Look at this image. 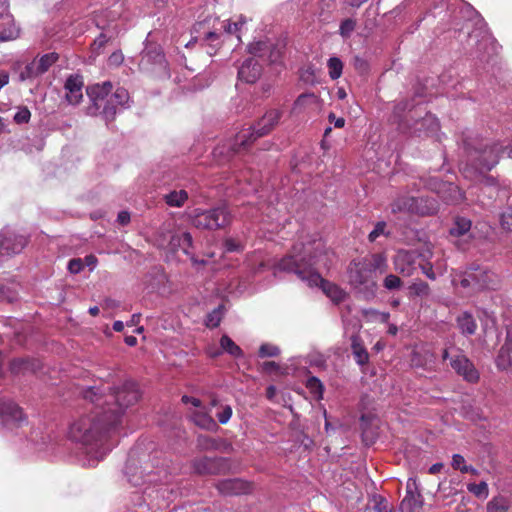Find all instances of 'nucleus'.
Listing matches in <instances>:
<instances>
[{"mask_svg":"<svg viewBox=\"0 0 512 512\" xmlns=\"http://www.w3.org/2000/svg\"><path fill=\"white\" fill-rule=\"evenodd\" d=\"M84 399L94 408L89 415L74 421L68 432L69 438L80 445L83 466L94 467L112 450L115 434L124 411L139 399L135 382L125 381L112 390L108 384L89 386L82 391Z\"/></svg>","mask_w":512,"mask_h":512,"instance_id":"1","label":"nucleus"},{"mask_svg":"<svg viewBox=\"0 0 512 512\" xmlns=\"http://www.w3.org/2000/svg\"><path fill=\"white\" fill-rule=\"evenodd\" d=\"M326 258L321 242L296 244L291 253L278 261L275 269L295 274L310 287H320L333 302L339 303L345 298V292L320 274V267H327Z\"/></svg>","mask_w":512,"mask_h":512,"instance_id":"2","label":"nucleus"},{"mask_svg":"<svg viewBox=\"0 0 512 512\" xmlns=\"http://www.w3.org/2000/svg\"><path fill=\"white\" fill-rule=\"evenodd\" d=\"M463 146L468 157L467 162L461 167L463 176L473 181L483 182L487 187L494 186L496 183L494 178L485 176L484 173L496 166L501 153L507 151L508 157L512 158V146L503 148L498 143L492 145L481 143L476 147L469 139L463 140Z\"/></svg>","mask_w":512,"mask_h":512,"instance_id":"3","label":"nucleus"},{"mask_svg":"<svg viewBox=\"0 0 512 512\" xmlns=\"http://www.w3.org/2000/svg\"><path fill=\"white\" fill-rule=\"evenodd\" d=\"M391 120L402 132L413 129L414 133L419 135H434L440 128L438 119L426 111V106L421 100L415 98L396 103Z\"/></svg>","mask_w":512,"mask_h":512,"instance_id":"4","label":"nucleus"},{"mask_svg":"<svg viewBox=\"0 0 512 512\" xmlns=\"http://www.w3.org/2000/svg\"><path fill=\"white\" fill-rule=\"evenodd\" d=\"M281 112L271 109L255 124L247 129L237 133L233 140L218 145L213 150L215 157H223L229 159L231 155L240 153L247 148L258 137L264 136L279 122Z\"/></svg>","mask_w":512,"mask_h":512,"instance_id":"5","label":"nucleus"},{"mask_svg":"<svg viewBox=\"0 0 512 512\" xmlns=\"http://www.w3.org/2000/svg\"><path fill=\"white\" fill-rule=\"evenodd\" d=\"M112 84L106 81L87 88V95L92 102L89 108L91 114H99L106 121L113 120L119 108H128L130 96L123 87H118L111 93Z\"/></svg>","mask_w":512,"mask_h":512,"instance_id":"6","label":"nucleus"},{"mask_svg":"<svg viewBox=\"0 0 512 512\" xmlns=\"http://www.w3.org/2000/svg\"><path fill=\"white\" fill-rule=\"evenodd\" d=\"M245 23L246 18L243 16H239L238 19L233 22L230 20L220 22L217 17L208 15L204 19L197 21L194 29L196 32L202 33L203 40L210 44L211 50H208L207 52L212 55L220 45L222 30L227 34L237 35Z\"/></svg>","mask_w":512,"mask_h":512,"instance_id":"7","label":"nucleus"},{"mask_svg":"<svg viewBox=\"0 0 512 512\" xmlns=\"http://www.w3.org/2000/svg\"><path fill=\"white\" fill-rule=\"evenodd\" d=\"M496 275L486 268L480 266H471L464 272L456 274L452 283L454 286H460L472 291L482 289H495Z\"/></svg>","mask_w":512,"mask_h":512,"instance_id":"8","label":"nucleus"},{"mask_svg":"<svg viewBox=\"0 0 512 512\" xmlns=\"http://www.w3.org/2000/svg\"><path fill=\"white\" fill-rule=\"evenodd\" d=\"M348 273L350 284L364 299L369 300L375 297L377 283L374 280V274L362 259L353 261Z\"/></svg>","mask_w":512,"mask_h":512,"instance_id":"9","label":"nucleus"},{"mask_svg":"<svg viewBox=\"0 0 512 512\" xmlns=\"http://www.w3.org/2000/svg\"><path fill=\"white\" fill-rule=\"evenodd\" d=\"M191 221L196 228L216 230L230 224L231 213L225 205L207 210L195 209L191 215Z\"/></svg>","mask_w":512,"mask_h":512,"instance_id":"10","label":"nucleus"},{"mask_svg":"<svg viewBox=\"0 0 512 512\" xmlns=\"http://www.w3.org/2000/svg\"><path fill=\"white\" fill-rule=\"evenodd\" d=\"M148 465L145 467H137L131 461H128L125 467V475L127 480L133 486H141L145 483L154 484V483H167L168 475L167 471L164 468L157 469L156 471L148 470Z\"/></svg>","mask_w":512,"mask_h":512,"instance_id":"11","label":"nucleus"},{"mask_svg":"<svg viewBox=\"0 0 512 512\" xmlns=\"http://www.w3.org/2000/svg\"><path fill=\"white\" fill-rule=\"evenodd\" d=\"M26 424L22 409L12 400L0 398V426L18 434V429Z\"/></svg>","mask_w":512,"mask_h":512,"instance_id":"12","label":"nucleus"},{"mask_svg":"<svg viewBox=\"0 0 512 512\" xmlns=\"http://www.w3.org/2000/svg\"><path fill=\"white\" fill-rule=\"evenodd\" d=\"M428 188L438 195L446 204H459L464 195L460 188L451 182H444L436 177L429 179Z\"/></svg>","mask_w":512,"mask_h":512,"instance_id":"13","label":"nucleus"},{"mask_svg":"<svg viewBox=\"0 0 512 512\" xmlns=\"http://www.w3.org/2000/svg\"><path fill=\"white\" fill-rule=\"evenodd\" d=\"M59 56L55 52L47 53L39 58H35L28 63L20 72V80L25 81L28 79L36 78L46 73L49 68L58 60Z\"/></svg>","mask_w":512,"mask_h":512,"instance_id":"14","label":"nucleus"},{"mask_svg":"<svg viewBox=\"0 0 512 512\" xmlns=\"http://www.w3.org/2000/svg\"><path fill=\"white\" fill-rule=\"evenodd\" d=\"M471 227L472 222L470 219L463 216H456L449 229L450 237L461 250H466L468 248V241L473 238Z\"/></svg>","mask_w":512,"mask_h":512,"instance_id":"15","label":"nucleus"},{"mask_svg":"<svg viewBox=\"0 0 512 512\" xmlns=\"http://www.w3.org/2000/svg\"><path fill=\"white\" fill-rule=\"evenodd\" d=\"M0 242L3 256L20 253L27 245V237L12 229L4 228L0 232Z\"/></svg>","mask_w":512,"mask_h":512,"instance_id":"16","label":"nucleus"},{"mask_svg":"<svg viewBox=\"0 0 512 512\" xmlns=\"http://www.w3.org/2000/svg\"><path fill=\"white\" fill-rule=\"evenodd\" d=\"M159 246L173 252L181 249L186 255H189V249L192 247V236L189 232L168 231L166 234H163V239L159 241Z\"/></svg>","mask_w":512,"mask_h":512,"instance_id":"17","label":"nucleus"},{"mask_svg":"<svg viewBox=\"0 0 512 512\" xmlns=\"http://www.w3.org/2000/svg\"><path fill=\"white\" fill-rule=\"evenodd\" d=\"M19 35L12 14L9 12L7 1L0 2V42L14 40Z\"/></svg>","mask_w":512,"mask_h":512,"instance_id":"18","label":"nucleus"},{"mask_svg":"<svg viewBox=\"0 0 512 512\" xmlns=\"http://www.w3.org/2000/svg\"><path fill=\"white\" fill-rule=\"evenodd\" d=\"M419 256L416 250H399L394 257L395 270L404 276L413 275Z\"/></svg>","mask_w":512,"mask_h":512,"instance_id":"19","label":"nucleus"},{"mask_svg":"<svg viewBox=\"0 0 512 512\" xmlns=\"http://www.w3.org/2000/svg\"><path fill=\"white\" fill-rule=\"evenodd\" d=\"M450 366L468 382L474 383L479 379V373L473 363L462 353L450 359Z\"/></svg>","mask_w":512,"mask_h":512,"instance_id":"20","label":"nucleus"},{"mask_svg":"<svg viewBox=\"0 0 512 512\" xmlns=\"http://www.w3.org/2000/svg\"><path fill=\"white\" fill-rule=\"evenodd\" d=\"M262 74V64L257 59L247 58L238 69V79L248 83H255Z\"/></svg>","mask_w":512,"mask_h":512,"instance_id":"21","label":"nucleus"},{"mask_svg":"<svg viewBox=\"0 0 512 512\" xmlns=\"http://www.w3.org/2000/svg\"><path fill=\"white\" fill-rule=\"evenodd\" d=\"M415 205V196L401 195L397 197L391 204V211L393 213L407 212V213H427L429 208H417ZM432 208H430L431 210Z\"/></svg>","mask_w":512,"mask_h":512,"instance_id":"22","label":"nucleus"},{"mask_svg":"<svg viewBox=\"0 0 512 512\" xmlns=\"http://www.w3.org/2000/svg\"><path fill=\"white\" fill-rule=\"evenodd\" d=\"M82 88L83 81L80 76L71 75L67 78L65 82L66 99L70 104L76 105L81 101L83 97Z\"/></svg>","mask_w":512,"mask_h":512,"instance_id":"23","label":"nucleus"},{"mask_svg":"<svg viewBox=\"0 0 512 512\" xmlns=\"http://www.w3.org/2000/svg\"><path fill=\"white\" fill-rule=\"evenodd\" d=\"M217 488L224 495H240L250 491V485L238 478L223 480Z\"/></svg>","mask_w":512,"mask_h":512,"instance_id":"24","label":"nucleus"},{"mask_svg":"<svg viewBox=\"0 0 512 512\" xmlns=\"http://www.w3.org/2000/svg\"><path fill=\"white\" fill-rule=\"evenodd\" d=\"M456 323L460 332L465 336L474 335L477 330V323L473 315L468 311H464L458 315Z\"/></svg>","mask_w":512,"mask_h":512,"instance_id":"25","label":"nucleus"},{"mask_svg":"<svg viewBox=\"0 0 512 512\" xmlns=\"http://www.w3.org/2000/svg\"><path fill=\"white\" fill-rule=\"evenodd\" d=\"M351 349L352 354L356 363L360 366H364L369 361V354L366 348L361 343V340L358 336H353L351 339Z\"/></svg>","mask_w":512,"mask_h":512,"instance_id":"26","label":"nucleus"},{"mask_svg":"<svg viewBox=\"0 0 512 512\" xmlns=\"http://www.w3.org/2000/svg\"><path fill=\"white\" fill-rule=\"evenodd\" d=\"M496 366L502 371H507L512 366V346L504 343L497 355Z\"/></svg>","mask_w":512,"mask_h":512,"instance_id":"27","label":"nucleus"},{"mask_svg":"<svg viewBox=\"0 0 512 512\" xmlns=\"http://www.w3.org/2000/svg\"><path fill=\"white\" fill-rule=\"evenodd\" d=\"M362 260L367 264L373 274L375 272L385 273L387 271V258L382 253L373 254L370 258H363Z\"/></svg>","mask_w":512,"mask_h":512,"instance_id":"28","label":"nucleus"},{"mask_svg":"<svg viewBox=\"0 0 512 512\" xmlns=\"http://www.w3.org/2000/svg\"><path fill=\"white\" fill-rule=\"evenodd\" d=\"M193 422L202 429L214 430L217 423L211 415L204 411H195L191 416Z\"/></svg>","mask_w":512,"mask_h":512,"instance_id":"29","label":"nucleus"},{"mask_svg":"<svg viewBox=\"0 0 512 512\" xmlns=\"http://www.w3.org/2000/svg\"><path fill=\"white\" fill-rule=\"evenodd\" d=\"M187 200L188 193L183 189L173 190L164 195V201L170 207L180 208L185 204Z\"/></svg>","mask_w":512,"mask_h":512,"instance_id":"30","label":"nucleus"},{"mask_svg":"<svg viewBox=\"0 0 512 512\" xmlns=\"http://www.w3.org/2000/svg\"><path fill=\"white\" fill-rule=\"evenodd\" d=\"M423 505V497L420 492L406 494L401 502L400 509L402 512L414 511L415 509L421 508Z\"/></svg>","mask_w":512,"mask_h":512,"instance_id":"31","label":"nucleus"},{"mask_svg":"<svg viewBox=\"0 0 512 512\" xmlns=\"http://www.w3.org/2000/svg\"><path fill=\"white\" fill-rule=\"evenodd\" d=\"M270 49V41L268 40H259L251 43L248 46V52L252 55L251 58H259L262 62Z\"/></svg>","mask_w":512,"mask_h":512,"instance_id":"32","label":"nucleus"},{"mask_svg":"<svg viewBox=\"0 0 512 512\" xmlns=\"http://www.w3.org/2000/svg\"><path fill=\"white\" fill-rule=\"evenodd\" d=\"M211 406L217 407L216 417L220 424L224 425L229 422L232 417V407L227 404H219L217 399H212Z\"/></svg>","mask_w":512,"mask_h":512,"instance_id":"33","label":"nucleus"},{"mask_svg":"<svg viewBox=\"0 0 512 512\" xmlns=\"http://www.w3.org/2000/svg\"><path fill=\"white\" fill-rule=\"evenodd\" d=\"M220 346L223 351L234 358L243 357L242 349L227 335H223L220 339Z\"/></svg>","mask_w":512,"mask_h":512,"instance_id":"34","label":"nucleus"},{"mask_svg":"<svg viewBox=\"0 0 512 512\" xmlns=\"http://www.w3.org/2000/svg\"><path fill=\"white\" fill-rule=\"evenodd\" d=\"M417 208H433L427 213H418L419 215H432L439 209L438 201L435 198L428 196L415 197V205Z\"/></svg>","mask_w":512,"mask_h":512,"instance_id":"35","label":"nucleus"},{"mask_svg":"<svg viewBox=\"0 0 512 512\" xmlns=\"http://www.w3.org/2000/svg\"><path fill=\"white\" fill-rule=\"evenodd\" d=\"M316 102V96L314 93H303L295 100L292 113H301L307 106Z\"/></svg>","mask_w":512,"mask_h":512,"instance_id":"36","label":"nucleus"},{"mask_svg":"<svg viewBox=\"0 0 512 512\" xmlns=\"http://www.w3.org/2000/svg\"><path fill=\"white\" fill-rule=\"evenodd\" d=\"M509 500L503 496L492 498L487 504L488 512H509Z\"/></svg>","mask_w":512,"mask_h":512,"instance_id":"37","label":"nucleus"},{"mask_svg":"<svg viewBox=\"0 0 512 512\" xmlns=\"http://www.w3.org/2000/svg\"><path fill=\"white\" fill-rule=\"evenodd\" d=\"M193 467L199 474L214 473L215 460L208 457L197 459L193 462Z\"/></svg>","mask_w":512,"mask_h":512,"instance_id":"38","label":"nucleus"},{"mask_svg":"<svg viewBox=\"0 0 512 512\" xmlns=\"http://www.w3.org/2000/svg\"><path fill=\"white\" fill-rule=\"evenodd\" d=\"M328 73L332 80L338 79L343 70V63L338 57H331L327 62Z\"/></svg>","mask_w":512,"mask_h":512,"instance_id":"39","label":"nucleus"},{"mask_svg":"<svg viewBox=\"0 0 512 512\" xmlns=\"http://www.w3.org/2000/svg\"><path fill=\"white\" fill-rule=\"evenodd\" d=\"M10 370L12 373H22L30 370H34V365L24 358L14 359L10 363Z\"/></svg>","mask_w":512,"mask_h":512,"instance_id":"40","label":"nucleus"},{"mask_svg":"<svg viewBox=\"0 0 512 512\" xmlns=\"http://www.w3.org/2000/svg\"><path fill=\"white\" fill-rule=\"evenodd\" d=\"M467 489L470 493L480 499H486L489 495L488 484L485 481L480 483H470L467 485Z\"/></svg>","mask_w":512,"mask_h":512,"instance_id":"41","label":"nucleus"},{"mask_svg":"<svg viewBox=\"0 0 512 512\" xmlns=\"http://www.w3.org/2000/svg\"><path fill=\"white\" fill-rule=\"evenodd\" d=\"M223 309L224 307L222 305H219L217 308H215L207 315L205 320V324L207 327L215 328L220 324L224 314Z\"/></svg>","mask_w":512,"mask_h":512,"instance_id":"42","label":"nucleus"},{"mask_svg":"<svg viewBox=\"0 0 512 512\" xmlns=\"http://www.w3.org/2000/svg\"><path fill=\"white\" fill-rule=\"evenodd\" d=\"M409 290H410L411 295H415V296H419V297H426L430 294L429 285L422 280L413 282L409 286Z\"/></svg>","mask_w":512,"mask_h":512,"instance_id":"43","label":"nucleus"},{"mask_svg":"<svg viewBox=\"0 0 512 512\" xmlns=\"http://www.w3.org/2000/svg\"><path fill=\"white\" fill-rule=\"evenodd\" d=\"M143 61L152 62L155 64L163 65L164 63V54L160 50V48H155L154 50H145L142 57Z\"/></svg>","mask_w":512,"mask_h":512,"instance_id":"44","label":"nucleus"},{"mask_svg":"<svg viewBox=\"0 0 512 512\" xmlns=\"http://www.w3.org/2000/svg\"><path fill=\"white\" fill-rule=\"evenodd\" d=\"M282 58V47L279 45H274L270 42V49L266 54L263 62H268L270 64H277L280 62Z\"/></svg>","mask_w":512,"mask_h":512,"instance_id":"45","label":"nucleus"},{"mask_svg":"<svg viewBox=\"0 0 512 512\" xmlns=\"http://www.w3.org/2000/svg\"><path fill=\"white\" fill-rule=\"evenodd\" d=\"M386 222L379 221L375 224L373 230L368 235L370 242H375L380 236H389L390 232L386 231Z\"/></svg>","mask_w":512,"mask_h":512,"instance_id":"46","label":"nucleus"},{"mask_svg":"<svg viewBox=\"0 0 512 512\" xmlns=\"http://www.w3.org/2000/svg\"><path fill=\"white\" fill-rule=\"evenodd\" d=\"M280 354V348L270 343H264L259 348V357H276Z\"/></svg>","mask_w":512,"mask_h":512,"instance_id":"47","label":"nucleus"},{"mask_svg":"<svg viewBox=\"0 0 512 512\" xmlns=\"http://www.w3.org/2000/svg\"><path fill=\"white\" fill-rule=\"evenodd\" d=\"M383 286L389 291L398 290L402 286V280L394 274H389L384 278Z\"/></svg>","mask_w":512,"mask_h":512,"instance_id":"48","label":"nucleus"},{"mask_svg":"<svg viewBox=\"0 0 512 512\" xmlns=\"http://www.w3.org/2000/svg\"><path fill=\"white\" fill-rule=\"evenodd\" d=\"M355 27H356L355 20H353L351 18L343 20L340 24V29H339L340 35L344 38H348L351 35V33L354 31Z\"/></svg>","mask_w":512,"mask_h":512,"instance_id":"49","label":"nucleus"},{"mask_svg":"<svg viewBox=\"0 0 512 512\" xmlns=\"http://www.w3.org/2000/svg\"><path fill=\"white\" fill-rule=\"evenodd\" d=\"M500 224L503 229L512 231V207L506 208L500 215Z\"/></svg>","mask_w":512,"mask_h":512,"instance_id":"50","label":"nucleus"},{"mask_svg":"<svg viewBox=\"0 0 512 512\" xmlns=\"http://www.w3.org/2000/svg\"><path fill=\"white\" fill-rule=\"evenodd\" d=\"M111 37H108L105 33H101L92 43L91 49L92 52L96 55L100 54L102 48L106 45V43L110 40Z\"/></svg>","mask_w":512,"mask_h":512,"instance_id":"51","label":"nucleus"},{"mask_svg":"<svg viewBox=\"0 0 512 512\" xmlns=\"http://www.w3.org/2000/svg\"><path fill=\"white\" fill-rule=\"evenodd\" d=\"M31 118V112L27 107H20L14 115V121L17 124L28 123Z\"/></svg>","mask_w":512,"mask_h":512,"instance_id":"52","label":"nucleus"},{"mask_svg":"<svg viewBox=\"0 0 512 512\" xmlns=\"http://www.w3.org/2000/svg\"><path fill=\"white\" fill-rule=\"evenodd\" d=\"M451 465L452 467L455 469V470H459L461 471L462 473H468V470L467 469V465L465 464V459L462 455L460 454H454L452 456V462H451Z\"/></svg>","mask_w":512,"mask_h":512,"instance_id":"53","label":"nucleus"},{"mask_svg":"<svg viewBox=\"0 0 512 512\" xmlns=\"http://www.w3.org/2000/svg\"><path fill=\"white\" fill-rule=\"evenodd\" d=\"M307 388H309L313 393H317L320 396L323 392V385L321 381L317 377H309L306 383Z\"/></svg>","mask_w":512,"mask_h":512,"instance_id":"54","label":"nucleus"},{"mask_svg":"<svg viewBox=\"0 0 512 512\" xmlns=\"http://www.w3.org/2000/svg\"><path fill=\"white\" fill-rule=\"evenodd\" d=\"M83 267L84 263L80 258H74L68 262V270L72 274H78L82 271Z\"/></svg>","mask_w":512,"mask_h":512,"instance_id":"55","label":"nucleus"},{"mask_svg":"<svg viewBox=\"0 0 512 512\" xmlns=\"http://www.w3.org/2000/svg\"><path fill=\"white\" fill-rule=\"evenodd\" d=\"M224 246L227 252H239L242 250V245L233 238H227Z\"/></svg>","mask_w":512,"mask_h":512,"instance_id":"56","label":"nucleus"},{"mask_svg":"<svg viewBox=\"0 0 512 512\" xmlns=\"http://www.w3.org/2000/svg\"><path fill=\"white\" fill-rule=\"evenodd\" d=\"M420 492L415 478L410 477L406 483V494Z\"/></svg>","mask_w":512,"mask_h":512,"instance_id":"57","label":"nucleus"},{"mask_svg":"<svg viewBox=\"0 0 512 512\" xmlns=\"http://www.w3.org/2000/svg\"><path fill=\"white\" fill-rule=\"evenodd\" d=\"M487 44H490L494 50V39L490 35H484L482 37V40L478 43V50L481 51L482 49H486L485 47Z\"/></svg>","mask_w":512,"mask_h":512,"instance_id":"58","label":"nucleus"},{"mask_svg":"<svg viewBox=\"0 0 512 512\" xmlns=\"http://www.w3.org/2000/svg\"><path fill=\"white\" fill-rule=\"evenodd\" d=\"M328 119L336 128H342L345 125V119L342 117L337 118L334 113H330Z\"/></svg>","mask_w":512,"mask_h":512,"instance_id":"59","label":"nucleus"},{"mask_svg":"<svg viewBox=\"0 0 512 512\" xmlns=\"http://www.w3.org/2000/svg\"><path fill=\"white\" fill-rule=\"evenodd\" d=\"M420 267H421L423 274H425L429 279H431V280L436 279V274L433 271L432 265H430V264L420 265Z\"/></svg>","mask_w":512,"mask_h":512,"instance_id":"60","label":"nucleus"},{"mask_svg":"<svg viewBox=\"0 0 512 512\" xmlns=\"http://www.w3.org/2000/svg\"><path fill=\"white\" fill-rule=\"evenodd\" d=\"M182 402L185 403V404H191L194 407H200L201 406V401L198 398L187 396V395H184L182 397Z\"/></svg>","mask_w":512,"mask_h":512,"instance_id":"61","label":"nucleus"},{"mask_svg":"<svg viewBox=\"0 0 512 512\" xmlns=\"http://www.w3.org/2000/svg\"><path fill=\"white\" fill-rule=\"evenodd\" d=\"M117 221L121 224V225H126L130 222V214L129 212L127 211H121L118 213V216H117Z\"/></svg>","mask_w":512,"mask_h":512,"instance_id":"62","label":"nucleus"},{"mask_svg":"<svg viewBox=\"0 0 512 512\" xmlns=\"http://www.w3.org/2000/svg\"><path fill=\"white\" fill-rule=\"evenodd\" d=\"M263 368L265 371H277L279 369V365L274 361H268L263 364Z\"/></svg>","mask_w":512,"mask_h":512,"instance_id":"63","label":"nucleus"},{"mask_svg":"<svg viewBox=\"0 0 512 512\" xmlns=\"http://www.w3.org/2000/svg\"><path fill=\"white\" fill-rule=\"evenodd\" d=\"M374 508L376 512H387V510L389 509L388 504L385 500H380L378 503H376Z\"/></svg>","mask_w":512,"mask_h":512,"instance_id":"64","label":"nucleus"}]
</instances>
